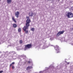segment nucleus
<instances>
[{"mask_svg":"<svg viewBox=\"0 0 73 73\" xmlns=\"http://www.w3.org/2000/svg\"><path fill=\"white\" fill-rule=\"evenodd\" d=\"M26 19H27V20L26 21V26L24 27L23 30L25 32V33L27 34V33H28V30L26 31V30L28 29L30 25L29 23H31V20H30L29 17H26Z\"/></svg>","mask_w":73,"mask_h":73,"instance_id":"f257e3e1","label":"nucleus"},{"mask_svg":"<svg viewBox=\"0 0 73 73\" xmlns=\"http://www.w3.org/2000/svg\"><path fill=\"white\" fill-rule=\"evenodd\" d=\"M24 50H27L28 49H30L31 48H32V44H29L25 46Z\"/></svg>","mask_w":73,"mask_h":73,"instance_id":"f03ea898","label":"nucleus"},{"mask_svg":"<svg viewBox=\"0 0 73 73\" xmlns=\"http://www.w3.org/2000/svg\"><path fill=\"white\" fill-rule=\"evenodd\" d=\"M66 16H67L68 18H72L73 17V14L72 12H69L67 13Z\"/></svg>","mask_w":73,"mask_h":73,"instance_id":"7ed1b4c3","label":"nucleus"},{"mask_svg":"<svg viewBox=\"0 0 73 73\" xmlns=\"http://www.w3.org/2000/svg\"><path fill=\"white\" fill-rule=\"evenodd\" d=\"M55 49L56 52L57 53L60 52V48H59L58 46H56L55 47Z\"/></svg>","mask_w":73,"mask_h":73,"instance_id":"20e7f679","label":"nucleus"},{"mask_svg":"<svg viewBox=\"0 0 73 73\" xmlns=\"http://www.w3.org/2000/svg\"><path fill=\"white\" fill-rule=\"evenodd\" d=\"M65 32V31L63 30L62 31H59L56 35L57 37H59L60 35H62Z\"/></svg>","mask_w":73,"mask_h":73,"instance_id":"39448f33","label":"nucleus"},{"mask_svg":"<svg viewBox=\"0 0 73 73\" xmlns=\"http://www.w3.org/2000/svg\"><path fill=\"white\" fill-rule=\"evenodd\" d=\"M15 14L16 17L17 18H18V17H19V15H20V13H19V11H17L15 13Z\"/></svg>","mask_w":73,"mask_h":73,"instance_id":"423d86ee","label":"nucleus"},{"mask_svg":"<svg viewBox=\"0 0 73 73\" xmlns=\"http://www.w3.org/2000/svg\"><path fill=\"white\" fill-rule=\"evenodd\" d=\"M14 64H15V62H13L10 65V66H12V68L13 69H15V66H14L12 65H13Z\"/></svg>","mask_w":73,"mask_h":73,"instance_id":"0eeeda50","label":"nucleus"},{"mask_svg":"<svg viewBox=\"0 0 73 73\" xmlns=\"http://www.w3.org/2000/svg\"><path fill=\"white\" fill-rule=\"evenodd\" d=\"M29 16H33V13L32 12H30L29 13Z\"/></svg>","mask_w":73,"mask_h":73,"instance_id":"6e6552de","label":"nucleus"},{"mask_svg":"<svg viewBox=\"0 0 73 73\" xmlns=\"http://www.w3.org/2000/svg\"><path fill=\"white\" fill-rule=\"evenodd\" d=\"M31 68H32V66H29L26 68V70H28L29 69H30Z\"/></svg>","mask_w":73,"mask_h":73,"instance_id":"1a4fd4ad","label":"nucleus"},{"mask_svg":"<svg viewBox=\"0 0 73 73\" xmlns=\"http://www.w3.org/2000/svg\"><path fill=\"white\" fill-rule=\"evenodd\" d=\"M13 27L14 28H16L17 27V25L16 24L14 23L13 24Z\"/></svg>","mask_w":73,"mask_h":73,"instance_id":"9d476101","label":"nucleus"},{"mask_svg":"<svg viewBox=\"0 0 73 73\" xmlns=\"http://www.w3.org/2000/svg\"><path fill=\"white\" fill-rule=\"evenodd\" d=\"M12 19L13 20V21H14V22H15V23H17V22L16 21V19H15V18H14V17H13Z\"/></svg>","mask_w":73,"mask_h":73,"instance_id":"9b49d317","label":"nucleus"},{"mask_svg":"<svg viewBox=\"0 0 73 73\" xmlns=\"http://www.w3.org/2000/svg\"><path fill=\"white\" fill-rule=\"evenodd\" d=\"M7 2L8 4L11 3V2H12V0H7Z\"/></svg>","mask_w":73,"mask_h":73,"instance_id":"f8f14e48","label":"nucleus"},{"mask_svg":"<svg viewBox=\"0 0 73 73\" xmlns=\"http://www.w3.org/2000/svg\"><path fill=\"white\" fill-rule=\"evenodd\" d=\"M31 30L32 31H33V32H34V31H35V28H32L31 29Z\"/></svg>","mask_w":73,"mask_h":73,"instance_id":"ddd939ff","label":"nucleus"},{"mask_svg":"<svg viewBox=\"0 0 73 73\" xmlns=\"http://www.w3.org/2000/svg\"><path fill=\"white\" fill-rule=\"evenodd\" d=\"M18 31L19 32H21V28H19L18 29Z\"/></svg>","mask_w":73,"mask_h":73,"instance_id":"4468645a","label":"nucleus"},{"mask_svg":"<svg viewBox=\"0 0 73 73\" xmlns=\"http://www.w3.org/2000/svg\"><path fill=\"white\" fill-rule=\"evenodd\" d=\"M19 42L20 44H22V43H23V40H20Z\"/></svg>","mask_w":73,"mask_h":73,"instance_id":"2eb2a0df","label":"nucleus"},{"mask_svg":"<svg viewBox=\"0 0 73 73\" xmlns=\"http://www.w3.org/2000/svg\"><path fill=\"white\" fill-rule=\"evenodd\" d=\"M31 61H27V63H28V64H30L31 63Z\"/></svg>","mask_w":73,"mask_h":73,"instance_id":"dca6fc26","label":"nucleus"},{"mask_svg":"<svg viewBox=\"0 0 73 73\" xmlns=\"http://www.w3.org/2000/svg\"><path fill=\"white\" fill-rule=\"evenodd\" d=\"M3 71H0V73H3Z\"/></svg>","mask_w":73,"mask_h":73,"instance_id":"f3484780","label":"nucleus"},{"mask_svg":"<svg viewBox=\"0 0 73 73\" xmlns=\"http://www.w3.org/2000/svg\"><path fill=\"white\" fill-rule=\"evenodd\" d=\"M23 56L25 57H26V56L25 55H23Z\"/></svg>","mask_w":73,"mask_h":73,"instance_id":"a211bd4d","label":"nucleus"},{"mask_svg":"<svg viewBox=\"0 0 73 73\" xmlns=\"http://www.w3.org/2000/svg\"><path fill=\"white\" fill-rule=\"evenodd\" d=\"M67 64H69V62H67Z\"/></svg>","mask_w":73,"mask_h":73,"instance_id":"6ab92c4d","label":"nucleus"},{"mask_svg":"<svg viewBox=\"0 0 73 73\" xmlns=\"http://www.w3.org/2000/svg\"><path fill=\"white\" fill-rule=\"evenodd\" d=\"M58 0V1H60V0Z\"/></svg>","mask_w":73,"mask_h":73,"instance_id":"aec40b11","label":"nucleus"},{"mask_svg":"<svg viewBox=\"0 0 73 73\" xmlns=\"http://www.w3.org/2000/svg\"><path fill=\"white\" fill-rule=\"evenodd\" d=\"M72 30H73V28H72Z\"/></svg>","mask_w":73,"mask_h":73,"instance_id":"412c9836","label":"nucleus"},{"mask_svg":"<svg viewBox=\"0 0 73 73\" xmlns=\"http://www.w3.org/2000/svg\"><path fill=\"white\" fill-rule=\"evenodd\" d=\"M1 0H0V1H1Z\"/></svg>","mask_w":73,"mask_h":73,"instance_id":"4be33fe9","label":"nucleus"}]
</instances>
